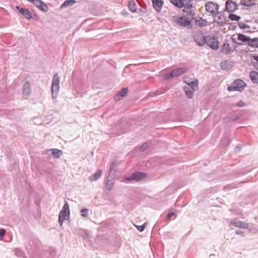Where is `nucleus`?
Instances as JSON below:
<instances>
[{"label": "nucleus", "mask_w": 258, "mask_h": 258, "mask_svg": "<svg viewBox=\"0 0 258 258\" xmlns=\"http://www.w3.org/2000/svg\"><path fill=\"white\" fill-rule=\"evenodd\" d=\"M59 89V77L57 74H55L52 79L51 86V95L53 99L56 98Z\"/></svg>", "instance_id": "obj_1"}, {"label": "nucleus", "mask_w": 258, "mask_h": 258, "mask_svg": "<svg viewBox=\"0 0 258 258\" xmlns=\"http://www.w3.org/2000/svg\"><path fill=\"white\" fill-rule=\"evenodd\" d=\"M88 209H83L81 210V212L82 213V216L84 217H87L88 216Z\"/></svg>", "instance_id": "obj_36"}, {"label": "nucleus", "mask_w": 258, "mask_h": 258, "mask_svg": "<svg viewBox=\"0 0 258 258\" xmlns=\"http://www.w3.org/2000/svg\"><path fill=\"white\" fill-rule=\"evenodd\" d=\"M64 7V3H63V4H62L61 5L60 8V9H62V8H63Z\"/></svg>", "instance_id": "obj_48"}, {"label": "nucleus", "mask_w": 258, "mask_h": 258, "mask_svg": "<svg viewBox=\"0 0 258 258\" xmlns=\"http://www.w3.org/2000/svg\"><path fill=\"white\" fill-rule=\"evenodd\" d=\"M31 88L30 83L27 81L23 85L22 95L24 97H28L30 92Z\"/></svg>", "instance_id": "obj_11"}, {"label": "nucleus", "mask_w": 258, "mask_h": 258, "mask_svg": "<svg viewBox=\"0 0 258 258\" xmlns=\"http://www.w3.org/2000/svg\"><path fill=\"white\" fill-rule=\"evenodd\" d=\"M127 92L128 89L127 88L123 89L122 91L118 92V93L114 96V100L115 101L120 100L121 99H122L124 97L126 96Z\"/></svg>", "instance_id": "obj_14"}, {"label": "nucleus", "mask_w": 258, "mask_h": 258, "mask_svg": "<svg viewBox=\"0 0 258 258\" xmlns=\"http://www.w3.org/2000/svg\"><path fill=\"white\" fill-rule=\"evenodd\" d=\"M150 146V143H144L140 148V150L141 151H144L145 150L147 149Z\"/></svg>", "instance_id": "obj_31"}, {"label": "nucleus", "mask_w": 258, "mask_h": 258, "mask_svg": "<svg viewBox=\"0 0 258 258\" xmlns=\"http://www.w3.org/2000/svg\"><path fill=\"white\" fill-rule=\"evenodd\" d=\"M26 9H23L22 11H21L20 13H21V14L22 15V14H23V13L24 12V11L26 10Z\"/></svg>", "instance_id": "obj_49"}, {"label": "nucleus", "mask_w": 258, "mask_h": 258, "mask_svg": "<svg viewBox=\"0 0 258 258\" xmlns=\"http://www.w3.org/2000/svg\"><path fill=\"white\" fill-rule=\"evenodd\" d=\"M237 40L240 42H237V43L238 44V45H242L243 43L248 42L249 37L246 36L242 34H238L237 35Z\"/></svg>", "instance_id": "obj_15"}, {"label": "nucleus", "mask_w": 258, "mask_h": 258, "mask_svg": "<svg viewBox=\"0 0 258 258\" xmlns=\"http://www.w3.org/2000/svg\"><path fill=\"white\" fill-rule=\"evenodd\" d=\"M245 86L246 84L243 80L237 79L228 87V90L229 91H241Z\"/></svg>", "instance_id": "obj_3"}, {"label": "nucleus", "mask_w": 258, "mask_h": 258, "mask_svg": "<svg viewBox=\"0 0 258 258\" xmlns=\"http://www.w3.org/2000/svg\"><path fill=\"white\" fill-rule=\"evenodd\" d=\"M128 8L132 12H135L137 10L136 4L133 0H130L128 1Z\"/></svg>", "instance_id": "obj_25"}, {"label": "nucleus", "mask_w": 258, "mask_h": 258, "mask_svg": "<svg viewBox=\"0 0 258 258\" xmlns=\"http://www.w3.org/2000/svg\"><path fill=\"white\" fill-rule=\"evenodd\" d=\"M218 24H220V25L222 24V22H217Z\"/></svg>", "instance_id": "obj_51"}, {"label": "nucleus", "mask_w": 258, "mask_h": 258, "mask_svg": "<svg viewBox=\"0 0 258 258\" xmlns=\"http://www.w3.org/2000/svg\"><path fill=\"white\" fill-rule=\"evenodd\" d=\"M248 45L252 47L258 48V38H254L253 39H251L250 37H249V40H248Z\"/></svg>", "instance_id": "obj_20"}, {"label": "nucleus", "mask_w": 258, "mask_h": 258, "mask_svg": "<svg viewBox=\"0 0 258 258\" xmlns=\"http://www.w3.org/2000/svg\"><path fill=\"white\" fill-rule=\"evenodd\" d=\"M22 16L28 20H30L32 18V13L27 9L24 11Z\"/></svg>", "instance_id": "obj_28"}, {"label": "nucleus", "mask_w": 258, "mask_h": 258, "mask_svg": "<svg viewBox=\"0 0 258 258\" xmlns=\"http://www.w3.org/2000/svg\"><path fill=\"white\" fill-rule=\"evenodd\" d=\"M206 43L212 49L217 50L219 47V42L218 40L210 36H207Z\"/></svg>", "instance_id": "obj_6"}, {"label": "nucleus", "mask_w": 258, "mask_h": 258, "mask_svg": "<svg viewBox=\"0 0 258 258\" xmlns=\"http://www.w3.org/2000/svg\"><path fill=\"white\" fill-rule=\"evenodd\" d=\"M113 179V177L107 176L106 186V188L109 190L112 189L113 185V183L112 182Z\"/></svg>", "instance_id": "obj_23"}, {"label": "nucleus", "mask_w": 258, "mask_h": 258, "mask_svg": "<svg viewBox=\"0 0 258 258\" xmlns=\"http://www.w3.org/2000/svg\"><path fill=\"white\" fill-rule=\"evenodd\" d=\"M172 77H174V76H173V74H172V71L169 72V73H168L164 75V79H166V80L169 79H170Z\"/></svg>", "instance_id": "obj_35"}, {"label": "nucleus", "mask_w": 258, "mask_h": 258, "mask_svg": "<svg viewBox=\"0 0 258 258\" xmlns=\"http://www.w3.org/2000/svg\"><path fill=\"white\" fill-rule=\"evenodd\" d=\"M43 153L48 156H51L54 158H58L62 154L63 152L61 150L56 149H51L43 151Z\"/></svg>", "instance_id": "obj_10"}, {"label": "nucleus", "mask_w": 258, "mask_h": 258, "mask_svg": "<svg viewBox=\"0 0 258 258\" xmlns=\"http://www.w3.org/2000/svg\"><path fill=\"white\" fill-rule=\"evenodd\" d=\"M221 67L224 70H229L231 68V65L226 60L221 62Z\"/></svg>", "instance_id": "obj_26"}, {"label": "nucleus", "mask_w": 258, "mask_h": 258, "mask_svg": "<svg viewBox=\"0 0 258 258\" xmlns=\"http://www.w3.org/2000/svg\"><path fill=\"white\" fill-rule=\"evenodd\" d=\"M181 1L182 2V3H183V6L185 5L186 3L187 4L188 3H192V0H181Z\"/></svg>", "instance_id": "obj_43"}, {"label": "nucleus", "mask_w": 258, "mask_h": 258, "mask_svg": "<svg viewBox=\"0 0 258 258\" xmlns=\"http://www.w3.org/2000/svg\"><path fill=\"white\" fill-rule=\"evenodd\" d=\"M200 21H201V25H202V26H206L207 25V22L206 21V20L201 18Z\"/></svg>", "instance_id": "obj_41"}, {"label": "nucleus", "mask_w": 258, "mask_h": 258, "mask_svg": "<svg viewBox=\"0 0 258 258\" xmlns=\"http://www.w3.org/2000/svg\"><path fill=\"white\" fill-rule=\"evenodd\" d=\"M102 173V170H98L96 173L93 174L90 178L91 181H96L100 177Z\"/></svg>", "instance_id": "obj_22"}, {"label": "nucleus", "mask_w": 258, "mask_h": 258, "mask_svg": "<svg viewBox=\"0 0 258 258\" xmlns=\"http://www.w3.org/2000/svg\"><path fill=\"white\" fill-rule=\"evenodd\" d=\"M183 81L188 85L187 86H189L193 81H192L191 79H189L188 77H184Z\"/></svg>", "instance_id": "obj_34"}, {"label": "nucleus", "mask_w": 258, "mask_h": 258, "mask_svg": "<svg viewBox=\"0 0 258 258\" xmlns=\"http://www.w3.org/2000/svg\"><path fill=\"white\" fill-rule=\"evenodd\" d=\"M229 18L232 21H238L241 19V17L235 14H230L229 15Z\"/></svg>", "instance_id": "obj_30"}, {"label": "nucleus", "mask_w": 258, "mask_h": 258, "mask_svg": "<svg viewBox=\"0 0 258 258\" xmlns=\"http://www.w3.org/2000/svg\"><path fill=\"white\" fill-rule=\"evenodd\" d=\"M16 9H17V10L19 12H20L21 11H22V10H23V9H24V8H22L20 7L19 6H16Z\"/></svg>", "instance_id": "obj_46"}, {"label": "nucleus", "mask_w": 258, "mask_h": 258, "mask_svg": "<svg viewBox=\"0 0 258 258\" xmlns=\"http://www.w3.org/2000/svg\"><path fill=\"white\" fill-rule=\"evenodd\" d=\"M241 148V147L240 146H236L235 148V151L239 152Z\"/></svg>", "instance_id": "obj_45"}, {"label": "nucleus", "mask_w": 258, "mask_h": 258, "mask_svg": "<svg viewBox=\"0 0 258 258\" xmlns=\"http://www.w3.org/2000/svg\"><path fill=\"white\" fill-rule=\"evenodd\" d=\"M172 21L180 26L186 27L191 25V20L186 16L178 17L174 16L172 17Z\"/></svg>", "instance_id": "obj_2"}, {"label": "nucleus", "mask_w": 258, "mask_h": 258, "mask_svg": "<svg viewBox=\"0 0 258 258\" xmlns=\"http://www.w3.org/2000/svg\"><path fill=\"white\" fill-rule=\"evenodd\" d=\"M190 88L194 91L197 90L198 88V80H196L195 81H192V82L189 85Z\"/></svg>", "instance_id": "obj_29"}, {"label": "nucleus", "mask_w": 258, "mask_h": 258, "mask_svg": "<svg viewBox=\"0 0 258 258\" xmlns=\"http://www.w3.org/2000/svg\"><path fill=\"white\" fill-rule=\"evenodd\" d=\"M232 41L234 40V38H233V36L232 37Z\"/></svg>", "instance_id": "obj_52"}, {"label": "nucleus", "mask_w": 258, "mask_h": 258, "mask_svg": "<svg viewBox=\"0 0 258 258\" xmlns=\"http://www.w3.org/2000/svg\"><path fill=\"white\" fill-rule=\"evenodd\" d=\"M153 6L156 11L159 12L161 11L163 2L162 0H152Z\"/></svg>", "instance_id": "obj_13"}, {"label": "nucleus", "mask_w": 258, "mask_h": 258, "mask_svg": "<svg viewBox=\"0 0 258 258\" xmlns=\"http://www.w3.org/2000/svg\"><path fill=\"white\" fill-rule=\"evenodd\" d=\"M236 106L238 107H243L245 106V103L243 101H240L237 104Z\"/></svg>", "instance_id": "obj_42"}, {"label": "nucleus", "mask_w": 258, "mask_h": 258, "mask_svg": "<svg viewBox=\"0 0 258 258\" xmlns=\"http://www.w3.org/2000/svg\"><path fill=\"white\" fill-rule=\"evenodd\" d=\"M192 37L196 43L200 46H204L206 42L207 36L205 37L201 31H198L193 33Z\"/></svg>", "instance_id": "obj_4"}, {"label": "nucleus", "mask_w": 258, "mask_h": 258, "mask_svg": "<svg viewBox=\"0 0 258 258\" xmlns=\"http://www.w3.org/2000/svg\"><path fill=\"white\" fill-rule=\"evenodd\" d=\"M222 49L226 53H230L234 51L233 49H232L230 45L228 43H224L222 46Z\"/></svg>", "instance_id": "obj_24"}, {"label": "nucleus", "mask_w": 258, "mask_h": 258, "mask_svg": "<svg viewBox=\"0 0 258 258\" xmlns=\"http://www.w3.org/2000/svg\"><path fill=\"white\" fill-rule=\"evenodd\" d=\"M218 19H219V20H221V16H219L218 17Z\"/></svg>", "instance_id": "obj_50"}, {"label": "nucleus", "mask_w": 258, "mask_h": 258, "mask_svg": "<svg viewBox=\"0 0 258 258\" xmlns=\"http://www.w3.org/2000/svg\"><path fill=\"white\" fill-rule=\"evenodd\" d=\"M170 2L178 8H181L183 7V3L181 0H170Z\"/></svg>", "instance_id": "obj_27"}, {"label": "nucleus", "mask_w": 258, "mask_h": 258, "mask_svg": "<svg viewBox=\"0 0 258 258\" xmlns=\"http://www.w3.org/2000/svg\"><path fill=\"white\" fill-rule=\"evenodd\" d=\"M253 58L254 60H255L258 62V56H253Z\"/></svg>", "instance_id": "obj_47"}, {"label": "nucleus", "mask_w": 258, "mask_h": 258, "mask_svg": "<svg viewBox=\"0 0 258 258\" xmlns=\"http://www.w3.org/2000/svg\"><path fill=\"white\" fill-rule=\"evenodd\" d=\"M187 71V69L186 68H180L175 69L172 72L173 76L175 77L185 73Z\"/></svg>", "instance_id": "obj_17"}, {"label": "nucleus", "mask_w": 258, "mask_h": 258, "mask_svg": "<svg viewBox=\"0 0 258 258\" xmlns=\"http://www.w3.org/2000/svg\"><path fill=\"white\" fill-rule=\"evenodd\" d=\"M238 2L228 0L225 3V11L229 13H233L238 9Z\"/></svg>", "instance_id": "obj_7"}, {"label": "nucleus", "mask_w": 258, "mask_h": 258, "mask_svg": "<svg viewBox=\"0 0 258 258\" xmlns=\"http://www.w3.org/2000/svg\"><path fill=\"white\" fill-rule=\"evenodd\" d=\"M249 77L254 83L258 84V73L257 72H250Z\"/></svg>", "instance_id": "obj_18"}, {"label": "nucleus", "mask_w": 258, "mask_h": 258, "mask_svg": "<svg viewBox=\"0 0 258 258\" xmlns=\"http://www.w3.org/2000/svg\"><path fill=\"white\" fill-rule=\"evenodd\" d=\"M64 220V205L63 206L61 211L59 214V224L60 226L62 225L63 221Z\"/></svg>", "instance_id": "obj_21"}, {"label": "nucleus", "mask_w": 258, "mask_h": 258, "mask_svg": "<svg viewBox=\"0 0 258 258\" xmlns=\"http://www.w3.org/2000/svg\"><path fill=\"white\" fill-rule=\"evenodd\" d=\"M230 223L231 225L238 228H240L244 229H247L249 228L248 224L244 222L240 221H238L236 222L230 221Z\"/></svg>", "instance_id": "obj_12"}, {"label": "nucleus", "mask_w": 258, "mask_h": 258, "mask_svg": "<svg viewBox=\"0 0 258 258\" xmlns=\"http://www.w3.org/2000/svg\"><path fill=\"white\" fill-rule=\"evenodd\" d=\"M6 233V231L4 229H0V239H1L3 236L5 235Z\"/></svg>", "instance_id": "obj_39"}, {"label": "nucleus", "mask_w": 258, "mask_h": 258, "mask_svg": "<svg viewBox=\"0 0 258 258\" xmlns=\"http://www.w3.org/2000/svg\"><path fill=\"white\" fill-rule=\"evenodd\" d=\"M219 7L217 3L212 2H209L205 5L206 11L212 14L218 13Z\"/></svg>", "instance_id": "obj_9"}, {"label": "nucleus", "mask_w": 258, "mask_h": 258, "mask_svg": "<svg viewBox=\"0 0 258 258\" xmlns=\"http://www.w3.org/2000/svg\"><path fill=\"white\" fill-rule=\"evenodd\" d=\"M67 213H68V214H69L70 213V212H69V205L66 202V220H68V218L67 219Z\"/></svg>", "instance_id": "obj_38"}, {"label": "nucleus", "mask_w": 258, "mask_h": 258, "mask_svg": "<svg viewBox=\"0 0 258 258\" xmlns=\"http://www.w3.org/2000/svg\"><path fill=\"white\" fill-rule=\"evenodd\" d=\"M236 233L238 235H243V232L241 230H236Z\"/></svg>", "instance_id": "obj_44"}, {"label": "nucleus", "mask_w": 258, "mask_h": 258, "mask_svg": "<svg viewBox=\"0 0 258 258\" xmlns=\"http://www.w3.org/2000/svg\"><path fill=\"white\" fill-rule=\"evenodd\" d=\"M74 0H67L66 1V6H71L76 3Z\"/></svg>", "instance_id": "obj_37"}, {"label": "nucleus", "mask_w": 258, "mask_h": 258, "mask_svg": "<svg viewBox=\"0 0 258 258\" xmlns=\"http://www.w3.org/2000/svg\"><path fill=\"white\" fill-rule=\"evenodd\" d=\"M146 225H147L146 223H145L143 225H142L141 226H137V225H135V226L137 227L138 230L140 232H142L144 230Z\"/></svg>", "instance_id": "obj_32"}, {"label": "nucleus", "mask_w": 258, "mask_h": 258, "mask_svg": "<svg viewBox=\"0 0 258 258\" xmlns=\"http://www.w3.org/2000/svg\"><path fill=\"white\" fill-rule=\"evenodd\" d=\"M238 26L241 29L249 28V26L243 22H239L238 24Z\"/></svg>", "instance_id": "obj_33"}, {"label": "nucleus", "mask_w": 258, "mask_h": 258, "mask_svg": "<svg viewBox=\"0 0 258 258\" xmlns=\"http://www.w3.org/2000/svg\"><path fill=\"white\" fill-rule=\"evenodd\" d=\"M174 212H170L167 215V217H166V219L167 220H169L172 217H173L174 215Z\"/></svg>", "instance_id": "obj_40"}, {"label": "nucleus", "mask_w": 258, "mask_h": 258, "mask_svg": "<svg viewBox=\"0 0 258 258\" xmlns=\"http://www.w3.org/2000/svg\"><path fill=\"white\" fill-rule=\"evenodd\" d=\"M183 12L186 13L187 17L191 20H193L196 16L195 8L192 6V3H186L183 7Z\"/></svg>", "instance_id": "obj_5"}, {"label": "nucleus", "mask_w": 258, "mask_h": 258, "mask_svg": "<svg viewBox=\"0 0 258 258\" xmlns=\"http://www.w3.org/2000/svg\"><path fill=\"white\" fill-rule=\"evenodd\" d=\"M116 167V162L115 161L112 162V163H111V164L109 167L108 176L113 177L114 178L115 173L116 172V169H115Z\"/></svg>", "instance_id": "obj_16"}, {"label": "nucleus", "mask_w": 258, "mask_h": 258, "mask_svg": "<svg viewBox=\"0 0 258 258\" xmlns=\"http://www.w3.org/2000/svg\"><path fill=\"white\" fill-rule=\"evenodd\" d=\"M183 89L187 97L188 98H192L195 91H193L189 86H185L183 87Z\"/></svg>", "instance_id": "obj_19"}, {"label": "nucleus", "mask_w": 258, "mask_h": 258, "mask_svg": "<svg viewBox=\"0 0 258 258\" xmlns=\"http://www.w3.org/2000/svg\"><path fill=\"white\" fill-rule=\"evenodd\" d=\"M146 176V173L141 172H137L132 174L129 177H126L124 179L127 181L135 180L136 181H138L145 178Z\"/></svg>", "instance_id": "obj_8"}]
</instances>
